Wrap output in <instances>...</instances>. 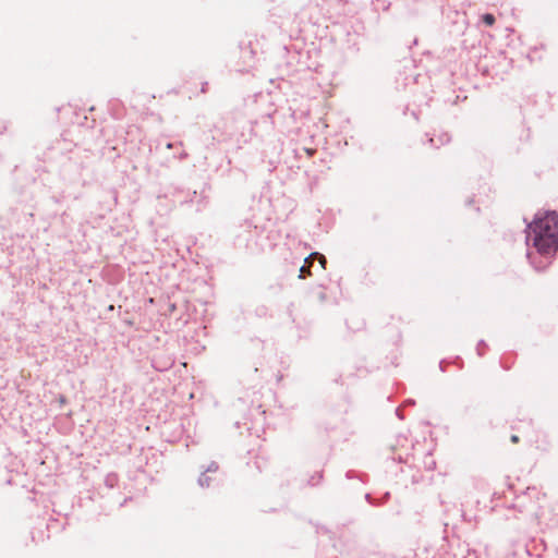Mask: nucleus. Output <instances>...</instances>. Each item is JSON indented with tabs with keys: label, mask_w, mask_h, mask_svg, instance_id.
Here are the masks:
<instances>
[{
	"label": "nucleus",
	"mask_w": 558,
	"mask_h": 558,
	"mask_svg": "<svg viewBox=\"0 0 558 558\" xmlns=\"http://www.w3.org/2000/svg\"><path fill=\"white\" fill-rule=\"evenodd\" d=\"M314 258H318L320 265H322V268H325V265H326V258L325 256L323 255H319L318 253H313L311 254V256L308 258L305 259V262H308V259H314Z\"/></svg>",
	"instance_id": "nucleus-2"
},
{
	"label": "nucleus",
	"mask_w": 558,
	"mask_h": 558,
	"mask_svg": "<svg viewBox=\"0 0 558 558\" xmlns=\"http://www.w3.org/2000/svg\"><path fill=\"white\" fill-rule=\"evenodd\" d=\"M307 263H310L308 267H306V266H302L301 267V269H300V278H304L305 277V275H304L305 272H307L310 275V267L312 265V260L308 259Z\"/></svg>",
	"instance_id": "nucleus-4"
},
{
	"label": "nucleus",
	"mask_w": 558,
	"mask_h": 558,
	"mask_svg": "<svg viewBox=\"0 0 558 558\" xmlns=\"http://www.w3.org/2000/svg\"><path fill=\"white\" fill-rule=\"evenodd\" d=\"M482 20L487 26H493L495 23V16L490 13L484 14Z\"/></svg>",
	"instance_id": "nucleus-3"
},
{
	"label": "nucleus",
	"mask_w": 558,
	"mask_h": 558,
	"mask_svg": "<svg viewBox=\"0 0 558 558\" xmlns=\"http://www.w3.org/2000/svg\"><path fill=\"white\" fill-rule=\"evenodd\" d=\"M527 240L541 254L558 250V216L555 211L537 214L527 226Z\"/></svg>",
	"instance_id": "nucleus-1"
},
{
	"label": "nucleus",
	"mask_w": 558,
	"mask_h": 558,
	"mask_svg": "<svg viewBox=\"0 0 558 558\" xmlns=\"http://www.w3.org/2000/svg\"><path fill=\"white\" fill-rule=\"evenodd\" d=\"M511 441H512L513 444L519 442V437H518L517 435H512V436H511Z\"/></svg>",
	"instance_id": "nucleus-5"
}]
</instances>
